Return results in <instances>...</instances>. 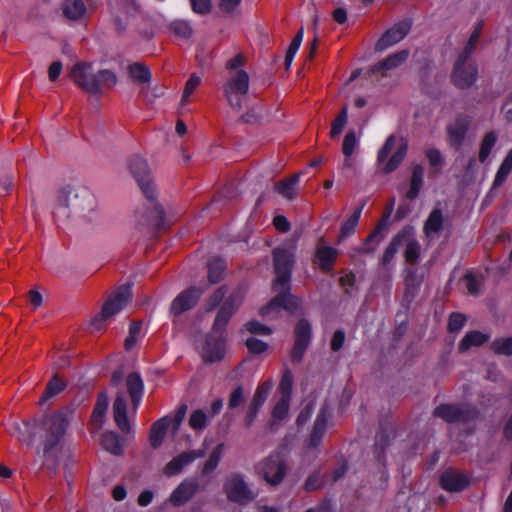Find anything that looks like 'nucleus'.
<instances>
[{
  "mask_svg": "<svg viewBox=\"0 0 512 512\" xmlns=\"http://www.w3.org/2000/svg\"><path fill=\"white\" fill-rule=\"evenodd\" d=\"M424 170L421 165H415L412 170L410 188L406 194L409 200H414L418 197L419 192L423 186Z\"/></svg>",
  "mask_w": 512,
  "mask_h": 512,
  "instance_id": "obj_35",
  "label": "nucleus"
},
{
  "mask_svg": "<svg viewBox=\"0 0 512 512\" xmlns=\"http://www.w3.org/2000/svg\"><path fill=\"white\" fill-rule=\"evenodd\" d=\"M497 141V134L495 131H490L485 134L481 145H480V151H479V161L485 162V160L490 155V152L492 148L494 147L495 143Z\"/></svg>",
  "mask_w": 512,
  "mask_h": 512,
  "instance_id": "obj_50",
  "label": "nucleus"
},
{
  "mask_svg": "<svg viewBox=\"0 0 512 512\" xmlns=\"http://www.w3.org/2000/svg\"><path fill=\"white\" fill-rule=\"evenodd\" d=\"M293 388V375L289 369H285L278 390L281 393V397L291 398Z\"/></svg>",
  "mask_w": 512,
  "mask_h": 512,
  "instance_id": "obj_54",
  "label": "nucleus"
},
{
  "mask_svg": "<svg viewBox=\"0 0 512 512\" xmlns=\"http://www.w3.org/2000/svg\"><path fill=\"white\" fill-rule=\"evenodd\" d=\"M295 250L294 245H282L273 249L272 256L276 274L273 290L276 292V296L266 307L261 309L262 314L274 307H282L289 312H294L300 307V299L290 293Z\"/></svg>",
  "mask_w": 512,
  "mask_h": 512,
  "instance_id": "obj_2",
  "label": "nucleus"
},
{
  "mask_svg": "<svg viewBox=\"0 0 512 512\" xmlns=\"http://www.w3.org/2000/svg\"><path fill=\"white\" fill-rule=\"evenodd\" d=\"M290 400L291 398L280 397V399L276 402L272 410V421L270 423L271 429H274L276 422L287 418L289 413Z\"/></svg>",
  "mask_w": 512,
  "mask_h": 512,
  "instance_id": "obj_44",
  "label": "nucleus"
},
{
  "mask_svg": "<svg viewBox=\"0 0 512 512\" xmlns=\"http://www.w3.org/2000/svg\"><path fill=\"white\" fill-rule=\"evenodd\" d=\"M303 34H304L303 28H300V30L297 32L295 37L292 39V41L287 49V52L285 55V61H284L286 70L290 69L293 59H294L297 51L300 48V45L303 40Z\"/></svg>",
  "mask_w": 512,
  "mask_h": 512,
  "instance_id": "obj_48",
  "label": "nucleus"
},
{
  "mask_svg": "<svg viewBox=\"0 0 512 512\" xmlns=\"http://www.w3.org/2000/svg\"><path fill=\"white\" fill-rule=\"evenodd\" d=\"M132 297L131 285L126 284L120 286L103 304L101 315L96 317L92 324L97 328H101V322L113 317L120 312L130 301Z\"/></svg>",
  "mask_w": 512,
  "mask_h": 512,
  "instance_id": "obj_7",
  "label": "nucleus"
},
{
  "mask_svg": "<svg viewBox=\"0 0 512 512\" xmlns=\"http://www.w3.org/2000/svg\"><path fill=\"white\" fill-rule=\"evenodd\" d=\"M490 348L496 354L512 356V337L496 338Z\"/></svg>",
  "mask_w": 512,
  "mask_h": 512,
  "instance_id": "obj_51",
  "label": "nucleus"
},
{
  "mask_svg": "<svg viewBox=\"0 0 512 512\" xmlns=\"http://www.w3.org/2000/svg\"><path fill=\"white\" fill-rule=\"evenodd\" d=\"M226 286L219 287L206 301V311H212L223 302L226 295Z\"/></svg>",
  "mask_w": 512,
  "mask_h": 512,
  "instance_id": "obj_57",
  "label": "nucleus"
},
{
  "mask_svg": "<svg viewBox=\"0 0 512 512\" xmlns=\"http://www.w3.org/2000/svg\"><path fill=\"white\" fill-rule=\"evenodd\" d=\"M65 386V383L60 380L57 375H54L48 382L45 392L41 397V401H46L47 399L58 395L62 390H64Z\"/></svg>",
  "mask_w": 512,
  "mask_h": 512,
  "instance_id": "obj_52",
  "label": "nucleus"
},
{
  "mask_svg": "<svg viewBox=\"0 0 512 512\" xmlns=\"http://www.w3.org/2000/svg\"><path fill=\"white\" fill-rule=\"evenodd\" d=\"M407 151L408 144L403 138H397L394 134L389 135L377 154V163L381 165V171L384 174L395 171L405 159Z\"/></svg>",
  "mask_w": 512,
  "mask_h": 512,
  "instance_id": "obj_5",
  "label": "nucleus"
},
{
  "mask_svg": "<svg viewBox=\"0 0 512 512\" xmlns=\"http://www.w3.org/2000/svg\"><path fill=\"white\" fill-rule=\"evenodd\" d=\"M245 327L251 334L269 335L272 332L268 326L255 320L247 322Z\"/></svg>",
  "mask_w": 512,
  "mask_h": 512,
  "instance_id": "obj_64",
  "label": "nucleus"
},
{
  "mask_svg": "<svg viewBox=\"0 0 512 512\" xmlns=\"http://www.w3.org/2000/svg\"><path fill=\"white\" fill-rule=\"evenodd\" d=\"M113 416L117 427L123 433H129L131 431L130 421L127 416V403L125 396L122 392H119L113 403Z\"/></svg>",
  "mask_w": 512,
  "mask_h": 512,
  "instance_id": "obj_24",
  "label": "nucleus"
},
{
  "mask_svg": "<svg viewBox=\"0 0 512 512\" xmlns=\"http://www.w3.org/2000/svg\"><path fill=\"white\" fill-rule=\"evenodd\" d=\"M244 299V291L241 287L236 288L228 298L220 306L213 326V333H220L224 335L225 327L229 323L231 317L238 310Z\"/></svg>",
  "mask_w": 512,
  "mask_h": 512,
  "instance_id": "obj_8",
  "label": "nucleus"
},
{
  "mask_svg": "<svg viewBox=\"0 0 512 512\" xmlns=\"http://www.w3.org/2000/svg\"><path fill=\"white\" fill-rule=\"evenodd\" d=\"M200 83H201V78L198 75L192 74L189 77V79L187 80L185 87H184V91H183V95H182V99H181L182 105L186 103V101L188 100L190 95L195 91V89L199 86Z\"/></svg>",
  "mask_w": 512,
  "mask_h": 512,
  "instance_id": "obj_59",
  "label": "nucleus"
},
{
  "mask_svg": "<svg viewBox=\"0 0 512 512\" xmlns=\"http://www.w3.org/2000/svg\"><path fill=\"white\" fill-rule=\"evenodd\" d=\"M444 217L440 209H433L424 223L423 231L427 237L439 233L443 229Z\"/></svg>",
  "mask_w": 512,
  "mask_h": 512,
  "instance_id": "obj_34",
  "label": "nucleus"
},
{
  "mask_svg": "<svg viewBox=\"0 0 512 512\" xmlns=\"http://www.w3.org/2000/svg\"><path fill=\"white\" fill-rule=\"evenodd\" d=\"M200 354L205 362L222 360L225 354V336L220 333L206 335Z\"/></svg>",
  "mask_w": 512,
  "mask_h": 512,
  "instance_id": "obj_15",
  "label": "nucleus"
},
{
  "mask_svg": "<svg viewBox=\"0 0 512 512\" xmlns=\"http://www.w3.org/2000/svg\"><path fill=\"white\" fill-rule=\"evenodd\" d=\"M469 124V118L461 115L448 127L449 141L452 146L459 147L462 144Z\"/></svg>",
  "mask_w": 512,
  "mask_h": 512,
  "instance_id": "obj_27",
  "label": "nucleus"
},
{
  "mask_svg": "<svg viewBox=\"0 0 512 512\" xmlns=\"http://www.w3.org/2000/svg\"><path fill=\"white\" fill-rule=\"evenodd\" d=\"M69 423L68 414L59 411L22 424L14 422L9 426L8 433L27 446L38 440L36 454L42 458L44 466L55 469Z\"/></svg>",
  "mask_w": 512,
  "mask_h": 512,
  "instance_id": "obj_1",
  "label": "nucleus"
},
{
  "mask_svg": "<svg viewBox=\"0 0 512 512\" xmlns=\"http://www.w3.org/2000/svg\"><path fill=\"white\" fill-rule=\"evenodd\" d=\"M405 294L406 296L414 297L420 289L422 277L418 275L415 268H408L405 270Z\"/></svg>",
  "mask_w": 512,
  "mask_h": 512,
  "instance_id": "obj_37",
  "label": "nucleus"
},
{
  "mask_svg": "<svg viewBox=\"0 0 512 512\" xmlns=\"http://www.w3.org/2000/svg\"><path fill=\"white\" fill-rule=\"evenodd\" d=\"M273 385L274 383L272 380H267L259 384L255 390V393L249 405L260 409L267 400L268 395L273 388Z\"/></svg>",
  "mask_w": 512,
  "mask_h": 512,
  "instance_id": "obj_45",
  "label": "nucleus"
},
{
  "mask_svg": "<svg viewBox=\"0 0 512 512\" xmlns=\"http://www.w3.org/2000/svg\"><path fill=\"white\" fill-rule=\"evenodd\" d=\"M169 30L175 36L182 38V39L190 38L193 33V28H192L190 22H188L186 20H181V19L172 21L169 24Z\"/></svg>",
  "mask_w": 512,
  "mask_h": 512,
  "instance_id": "obj_47",
  "label": "nucleus"
},
{
  "mask_svg": "<svg viewBox=\"0 0 512 512\" xmlns=\"http://www.w3.org/2000/svg\"><path fill=\"white\" fill-rule=\"evenodd\" d=\"M409 229L405 228L399 231L390 241L386 247L383 256L381 258V264L388 266L396 255L399 247L404 243V240L408 237Z\"/></svg>",
  "mask_w": 512,
  "mask_h": 512,
  "instance_id": "obj_30",
  "label": "nucleus"
},
{
  "mask_svg": "<svg viewBox=\"0 0 512 512\" xmlns=\"http://www.w3.org/2000/svg\"><path fill=\"white\" fill-rule=\"evenodd\" d=\"M488 334H484L478 330H473L465 334L458 345L459 352H465L472 347H478L487 342Z\"/></svg>",
  "mask_w": 512,
  "mask_h": 512,
  "instance_id": "obj_33",
  "label": "nucleus"
},
{
  "mask_svg": "<svg viewBox=\"0 0 512 512\" xmlns=\"http://www.w3.org/2000/svg\"><path fill=\"white\" fill-rule=\"evenodd\" d=\"M170 423L171 419L169 417H163L152 424L150 428L149 441L153 448L156 449L161 446Z\"/></svg>",
  "mask_w": 512,
  "mask_h": 512,
  "instance_id": "obj_29",
  "label": "nucleus"
},
{
  "mask_svg": "<svg viewBox=\"0 0 512 512\" xmlns=\"http://www.w3.org/2000/svg\"><path fill=\"white\" fill-rule=\"evenodd\" d=\"M130 77L137 83L146 84L151 81L152 74L148 66L141 62L130 64L127 68Z\"/></svg>",
  "mask_w": 512,
  "mask_h": 512,
  "instance_id": "obj_36",
  "label": "nucleus"
},
{
  "mask_svg": "<svg viewBox=\"0 0 512 512\" xmlns=\"http://www.w3.org/2000/svg\"><path fill=\"white\" fill-rule=\"evenodd\" d=\"M208 280L211 284L220 282L225 274L226 263L223 259H211L208 264Z\"/></svg>",
  "mask_w": 512,
  "mask_h": 512,
  "instance_id": "obj_40",
  "label": "nucleus"
},
{
  "mask_svg": "<svg viewBox=\"0 0 512 512\" xmlns=\"http://www.w3.org/2000/svg\"><path fill=\"white\" fill-rule=\"evenodd\" d=\"M410 29V20L405 19L396 23L394 26L388 29L376 42L375 50L377 52H382L390 46L400 42L409 33Z\"/></svg>",
  "mask_w": 512,
  "mask_h": 512,
  "instance_id": "obj_16",
  "label": "nucleus"
},
{
  "mask_svg": "<svg viewBox=\"0 0 512 512\" xmlns=\"http://www.w3.org/2000/svg\"><path fill=\"white\" fill-rule=\"evenodd\" d=\"M389 213L376 225L372 233L365 239L364 243L357 248L358 253L372 254L385 237V230L388 227L387 219Z\"/></svg>",
  "mask_w": 512,
  "mask_h": 512,
  "instance_id": "obj_22",
  "label": "nucleus"
},
{
  "mask_svg": "<svg viewBox=\"0 0 512 512\" xmlns=\"http://www.w3.org/2000/svg\"><path fill=\"white\" fill-rule=\"evenodd\" d=\"M126 386L133 408L137 410L144 393V383L140 374L137 372L130 373L126 378Z\"/></svg>",
  "mask_w": 512,
  "mask_h": 512,
  "instance_id": "obj_26",
  "label": "nucleus"
},
{
  "mask_svg": "<svg viewBox=\"0 0 512 512\" xmlns=\"http://www.w3.org/2000/svg\"><path fill=\"white\" fill-rule=\"evenodd\" d=\"M357 146V138L354 131H349L346 133L343 143H342V152L345 157H350L355 148Z\"/></svg>",
  "mask_w": 512,
  "mask_h": 512,
  "instance_id": "obj_58",
  "label": "nucleus"
},
{
  "mask_svg": "<svg viewBox=\"0 0 512 512\" xmlns=\"http://www.w3.org/2000/svg\"><path fill=\"white\" fill-rule=\"evenodd\" d=\"M94 64L92 62H77L70 71L73 82L85 92L97 95V85L94 81Z\"/></svg>",
  "mask_w": 512,
  "mask_h": 512,
  "instance_id": "obj_13",
  "label": "nucleus"
},
{
  "mask_svg": "<svg viewBox=\"0 0 512 512\" xmlns=\"http://www.w3.org/2000/svg\"><path fill=\"white\" fill-rule=\"evenodd\" d=\"M224 450V443L218 444L211 452L208 460L204 463L202 474L208 475L212 473L219 465Z\"/></svg>",
  "mask_w": 512,
  "mask_h": 512,
  "instance_id": "obj_46",
  "label": "nucleus"
},
{
  "mask_svg": "<svg viewBox=\"0 0 512 512\" xmlns=\"http://www.w3.org/2000/svg\"><path fill=\"white\" fill-rule=\"evenodd\" d=\"M337 256V249L326 245L323 238L318 240L314 254V262L322 271H331Z\"/></svg>",
  "mask_w": 512,
  "mask_h": 512,
  "instance_id": "obj_21",
  "label": "nucleus"
},
{
  "mask_svg": "<svg viewBox=\"0 0 512 512\" xmlns=\"http://www.w3.org/2000/svg\"><path fill=\"white\" fill-rule=\"evenodd\" d=\"M141 332V323L133 322L129 328V335L125 339V348L126 350H131L138 340V336Z\"/></svg>",
  "mask_w": 512,
  "mask_h": 512,
  "instance_id": "obj_60",
  "label": "nucleus"
},
{
  "mask_svg": "<svg viewBox=\"0 0 512 512\" xmlns=\"http://www.w3.org/2000/svg\"><path fill=\"white\" fill-rule=\"evenodd\" d=\"M109 405V397L105 391L100 392L91 416V422L97 428H101L104 423L105 414Z\"/></svg>",
  "mask_w": 512,
  "mask_h": 512,
  "instance_id": "obj_31",
  "label": "nucleus"
},
{
  "mask_svg": "<svg viewBox=\"0 0 512 512\" xmlns=\"http://www.w3.org/2000/svg\"><path fill=\"white\" fill-rule=\"evenodd\" d=\"M101 445L106 451L112 453L113 455L119 456L123 453L120 437L115 432L108 431L103 433L101 438Z\"/></svg>",
  "mask_w": 512,
  "mask_h": 512,
  "instance_id": "obj_38",
  "label": "nucleus"
},
{
  "mask_svg": "<svg viewBox=\"0 0 512 512\" xmlns=\"http://www.w3.org/2000/svg\"><path fill=\"white\" fill-rule=\"evenodd\" d=\"M511 171L512 170L509 167L505 166L504 164H501L495 175L490 192L500 187L506 181Z\"/></svg>",
  "mask_w": 512,
  "mask_h": 512,
  "instance_id": "obj_62",
  "label": "nucleus"
},
{
  "mask_svg": "<svg viewBox=\"0 0 512 512\" xmlns=\"http://www.w3.org/2000/svg\"><path fill=\"white\" fill-rule=\"evenodd\" d=\"M364 206L365 203H362L358 208L355 209L352 215L343 223L339 235L340 240L352 235L355 232Z\"/></svg>",
  "mask_w": 512,
  "mask_h": 512,
  "instance_id": "obj_42",
  "label": "nucleus"
},
{
  "mask_svg": "<svg viewBox=\"0 0 512 512\" xmlns=\"http://www.w3.org/2000/svg\"><path fill=\"white\" fill-rule=\"evenodd\" d=\"M347 119V106H344L331 124L330 136L332 138H335L341 134L343 128L347 123Z\"/></svg>",
  "mask_w": 512,
  "mask_h": 512,
  "instance_id": "obj_53",
  "label": "nucleus"
},
{
  "mask_svg": "<svg viewBox=\"0 0 512 512\" xmlns=\"http://www.w3.org/2000/svg\"><path fill=\"white\" fill-rule=\"evenodd\" d=\"M483 23L478 22L473 32L471 33L463 51L460 53L461 55L471 57L474 52L475 46L479 40L481 31H482Z\"/></svg>",
  "mask_w": 512,
  "mask_h": 512,
  "instance_id": "obj_55",
  "label": "nucleus"
},
{
  "mask_svg": "<svg viewBox=\"0 0 512 512\" xmlns=\"http://www.w3.org/2000/svg\"><path fill=\"white\" fill-rule=\"evenodd\" d=\"M192 10L201 15L208 14L212 9L211 0H190Z\"/></svg>",
  "mask_w": 512,
  "mask_h": 512,
  "instance_id": "obj_63",
  "label": "nucleus"
},
{
  "mask_svg": "<svg viewBox=\"0 0 512 512\" xmlns=\"http://www.w3.org/2000/svg\"><path fill=\"white\" fill-rule=\"evenodd\" d=\"M408 56V50H401L399 52L393 53L386 57L384 60L374 64L371 67V71L372 73L381 72L383 75H385L386 71L395 69L402 65L407 60Z\"/></svg>",
  "mask_w": 512,
  "mask_h": 512,
  "instance_id": "obj_25",
  "label": "nucleus"
},
{
  "mask_svg": "<svg viewBox=\"0 0 512 512\" xmlns=\"http://www.w3.org/2000/svg\"><path fill=\"white\" fill-rule=\"evenodd\" d=\"M311 336L312 329L309 321L306 319L299 320L294 328V346L290 355L293 362H301L310 344Z\"/></svg>",
  "mask_w": 512,
  "mask_h": 512,
  "instance_id": "obj_14",
  "label": "nucleus"
},
{
  "mask_svg": "<svg viewBox=\"0 0 512 512\" xmlns=\"http://www.w3.org/2000/svg\"><path fill=\"white\" fill-rule=\"evenodd\" d=\"M477 66L470 57L459 54L452 71V81L461 89L471 87L477 80Z\"/></svg>",
  "mask_w": 512,
  "mask_h": 512,
  "instance_id": "obj_12",
  "label": "nucleus"
},
{
  "mask_svg": "<svg viewBox=\"0 0 512 512\" xmlns=\"http://www.w3.org/2000/svg\"><path fill=\"white\" fill-rule=\"evenodd\" d=\"M202 293L203 290L196 287L185 289L172 301L170 314L179 316L183 312L192 309L198 303Z\"/></svg>",
  "mask_w": 512,
  "mask_h": 512,
  "instance_id": "obj_17",
  "label": "nucleus"
},
{
  "mask_svg": "<svg viewBox=\"0 0 512 512\" xmlns=\"http://www.w3.org/2000/svg\"><path fill=\"white\" fill-rule=\"evenodd\" d=\"M434 416L448 423L469 426L468 433H473L475 423L480 416L478 408L472 404H441L434 410Z\"/></svg>",
  "mask_w": 512,
  "mask_h": 512,
  "instance_id": "obj_4",
  "label": "nucleus"
},
{
  "mask_svg": "<svg viewBox=\"0 0 512 512\" xmlns=\"http://www.w3.org/2000/svg\"><path fill=\"white\" fill-rule=\"evenodd\" d=\"M96 207L93 193L85 186H67L59 196L53 215L62 224L91 221Z\"/></svg>",
  "mask_w": 512,
  "mask_h": 512,
  "instance_id": "obj_3",
  "label": "nucleus"
},
{
  "mask_svg": "<svg viewBox=\"0 0 512 512\" xmlns=\"http://www.w3.org/2000/svg\"><path fill=\"white\" fill-rule=\"evenodd\" d=\"M250 85L249 74L245 70H238L228 74L223 84V93L229 106L237 111L243 107V100L248 94Z\"/></svg>",
  "mask_w": 512,
  "mask_h": 512,
  "instance_id": "obj_6",
  "label": "nucleus"
},
{
  "mask_svg": "<svg viewBox=\"0 0 512 512\" xmlns=\"http://www.w3.org/2000/svg\"><path fill=\"white\" fill-rule=\"evenodd\" d=\"M94 81L97 87V95L101 94L105 89L113 88L117 82V75L109 69H100L94 73Z\"/></svg>",
  "mask_w": 512,
  "mask_h": 512,
  "instance_id": "obj_32",
  "label": "nucleus"
},
{
  "mask_svg": "<svg viewBox=\"0 0 512 512\" xmlns=\"http://www.w3.org/2000/svg\"><path fill=\"white\" fill-rule=\"evenodd\" d=\"M257 469L268 484L276 486L284 479L287 466L281 454L276 452L259 463Z\"/></svg>",
  "mask_w": 512,
  "mask_h": 512,
  "instance_id": "obj_11",
  "label": "nucleus"
},
{
  "mask_svg": "<svg viewBox=\"0 0 512 512\" xmlns=\"http://www.w3.org/2000/svg\"><path fill=\"white\" fill-rule=\"evenodd\" d=\"M406 244L404 257L405 260L410 264H415L420 258V244L416 238L411 235V230L409 229V234L406 240H404Z\"/></svg>",
  "mask_w": 512,
  "mask_h": 512,
  "instance_id": "obj_43",
  "label": "nucleus"
},
{
  "mask_svg": "<svg viewBox=\"0 0 512 512\" xmlns=\"http://www.w3.org/2000/svg\"><path fill=\"white\" fill-rule=\"evenodd\" d=\"M440 484L446 491L459 492L468 486L469 480L462 473L449 469L441 475Z\"/></svg>",
  "mask_w": 512,
  "mask_h": 512,
  "instance_id": "obj_23",
  "label": "nucleus"
},
{
  "mask_svg": "<svg viewBox=\"0 0 512 512\" xmlns=\"http://www.w3.org/2000/svg\"><path fill=\"white\" fill-rule=\"evenodd\" d=\"M154 198H156V196ZM154 200L155 199L149 200L151 206L147 209L145 215H143V220H139V223L141 225H147L152 229H158L163 224L164 211Z\"/></svg>",
  "mask_w": 512,
  "mask_h": 512,
  "instance_id": "obj_28",
  "label": "nucleus"
},
{
  "mask_svg": "<svg viewBox=\"0 0 512 512\" xmlns=\"http://www.w3.org/2000/svg\"><path fill=\"white\" fill-rule=\"evenodd\" d=\"M331 416L330 408L327 404H324L314 423L311 435L308 440V447L309 448H317L321 442L322 439L326 433L327 426H328V420Z\"/></svg>",
  "mask_w": 512,
  "mask_h": 512,
  "instance_id": "obj_19",
  "label": "nucleus"
},
{
  "mask_svg": "<svg viewBox=\"0 0 512 512\" xmlns=\"http://www.w3.org/2000/svg\"><path fill=\"white\" fill-rule=\"evenodd\" d=\"M466 321L467 319L464 314L457 312L451 313L448 320V331L450 333L459 332L465 325Z\"/></svg>",
  "mask_w": 512,
  "mask_h": 512,
  "instance_id": "obj_56",
  "label": "nucleus"
},
{
  "mask_svg": "<svg viewBox=\"0 0 512 512\" xmlns=\"http://www.w3.org/2000/svg\"><path fill=\"white\" fill-rule=\"evenodd\" d=\"M299 182V174H294L284 181L275 183L274 189L277 193L287 199H293L295 196L296 185Z\"/></svg>",
  "mask_w": 512,
  "mask_h": 512,
  "instance_id": "obj_41",
  "label": "nucleus"
},
{
  "mask_svg": "<svg viewBox=\"0 0 512 512\" xmlns=\"http://www.w3.org/2000/svg\"><path fill=\"white\" fill-rule=\"evenodd\" d=\"M210 419V416L202 409H197L189 417V426L195 431H202L206 428Z\"/></svg>",
  "mask_w": 512,
  "mask_h": 512,
  "instance_id": "obj_49",
  "label": "nucleus"
},
{
  "mask_svg": "<svg viewBox=\"0 0 512 512\" xmlns=\"http://www.w3.org/2000/svg\"><path fill=\"white\" fill-rule=\"evenodd\" d=\"M199 489L196 478L184 479L171 493L169 501L173 506H181L191 500Z\"/></svg>",
  "mask_w": 512,
  "mask_h": 512,
  "instance_id": "obj_18",
  "label": "nucleus"
},
{
  "mask_svg": "<svg viewBox=\"0 0 512 512\" xmlns=\"http://www.w3.org/2000/svg\"><path fill=\"white\" fill-rule=\"evenodd\" d=\"M246 346L250 353L260 354L267 350L268 344L262 340L250 337L246 340Z\"/></svg>",
  "mask_w": 512,
  "mask_h": 512,
  "instance_id": "obj_61",
  "label": "nucleus"
},
{
  "mask_svg": "<svg viewBox=\"0 0 512 512\" xmlns=\"http://www.w3.org/2000/svg\"><path fill=\"white\" fill-rule=\"evenodd\" d=\"M206 455V449L190 450L182 452L178 456L174 457L165 466V473L168 476L179 474L182 469L188 464L192 463L198 458H203Z\"/></svg>",
  "mask_w": 512,
  "mask_h": 512,
  "instance_id": "obj_20",
  "label": "nucleus"
},
{
  "mask_svg": "<svg viewBox=\"0 0 512 512\" xmlns=\"http://www.w3.org/2000/svg\"><path fill=\"white\" fill-rule=\"evenodd\" d=\"M128 168L145 197L148 200H153L155 187L147 161L139 155H133L128 159Z\"/></svg>",
  "mask_w": 512,
  "mask_h": 512,
  "instance_id": "obj_9",
  "label": "nucleus"
},
{
  "mask_svg": "<svg viewBox=\"0 0 512 512\" xmlns=\"http://www.w3.org/2000/svg\"><path fill=\"white\" fill-rule=\"evenodd\" d=\"M86 12V6L82 0H65L63 14L70 20L80 19Z\"/></svg>",
  "mask_w": 512,
  "mask_h": 512,
  "instance_id": "obj_39",
  "label": "nucleus"
},
{
  "mask_svg": "<svg viewBox=\"0 0 512 512\" xmlns=\"http://www.w3.org/2000/svg\"><path fill=\"white\" fill-rule=\"evenodd\" d=\"M224 492L231 502L245 505L253 501L256 495L249 488L243 475L233 473L229 475L224 483Z\"/></svg>",
  "mask_w": 512,
  "mask_h": 512,
  "instance_id": "obj_10",
  "label": "nucleus"
}]
</instances>
